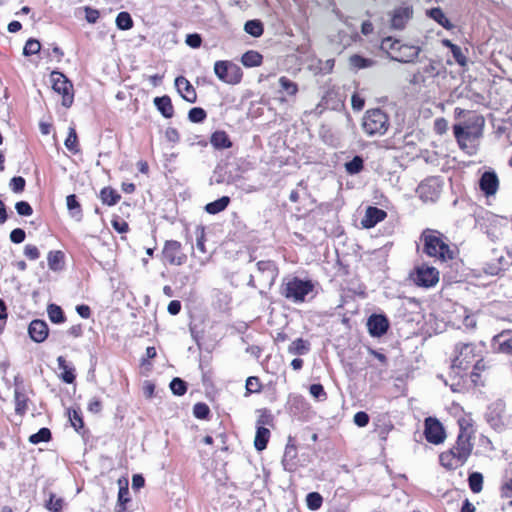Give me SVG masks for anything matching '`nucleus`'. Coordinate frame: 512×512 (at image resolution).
<instances>
[{"mask_svg": "<svg viewBox=\"0 0 512 512\" xmlns=\"http://www.w3.org/2000/svg\"><path fill=\"white\" fill-rule=\"evenodd\" d=\"M484 119L474 116L467 122L453 126L455 138L459 147L468 155H474L478 149V141L483 135Z\"/></svg>", "mask_w": 512, "mask_h": 512, "instance_id": "1", "label": "nucleus"}, {"mask_svg": "<svg viewBox=\"0 0 512 512\" xmlns=\"http://www.w3.org/2000/svg\"><path fill=\"white\" fill-rule=\"evenodd\" d=\"M423 242V251L430 257L442 262L453 258V251L448 245V239L442 233L433 229H425L420 237Z\"/></svg>", "mask_w": 512, "mask_h": 512, "instance_id": "2", "label": "nucleus"}, {"mask_svg": "<svg viewBox=\"0 0 512 512\" xmlns=\"http://www.w3.org/2000/svg\"><path fill=\"white\" fill-rule=\"evenodd\" d=\"M389 125L388 115L380 108L367 110L362 119L363 131L370 137L384 135Z\"/></svg>", "mask_w": 512, "mask_h": 512, "instance_id": "3", "label": "nucleus"}, {"mask_svg": "<svg viewBox=\"0 0 512 512\" xmlns=\"http://www.w3.org/2000/svg\"><path fill=\"white\" fill-rule=\"evenodd\" d=\"M485 418L495 431L502 432L512 428V414L507 411L504 401L500 399L489 405Z\"/></svg>", "mask_w": 512, "mask_h": 512, "instance_id": "4", "label": "nucleus"}, {"mask_svg": "<svg viewBox=\"0 0 512 512\" xmlns=\"http://www.w3.org/2000/svg\"><path fill=\"white\" fill-rule=\"evenodd\" d=\"M313 284L311 281L301 280L297 277L289 279L282 285L281 294L293 302H303L305 297L313 291Z\"/></svg>", "mask_w": 512, "mask_h": 512, "instance_id": "5", "label": "nucleus"}, {"mask_svg": "<svg viewBox=\"0 0 512 512\" xmlns=\"http://www.w3.org/2000/svg\"><path fill=\"white\" fill-rule=\"evenodd\" d=\"M214 73L220 81L228 85L239 84L243 77L240 66L228 60L216 61L214 63Z\"/></svg>", "mask_w": 512, "mask_h": 512, "instance_id": "6", "label": "nucleus"}, {"mask_svg": "<svg viewBox=\"0 0 512 512\" xmlns=\"http://www.w3.org/2000/svg\"><path fill=\"white\" fill-rule=\"evenodd\" d=\"M476 346L472 343H459L455 346V357L452 360L451 369L456 374L465 371L476 357Z\"/></svg>", "mask_w": 512, "mask_h": 512, "instance_id": "7", "label": "nucleus"}, {"mask_svg": "<svg viewBox=\"0 0 512 512\" xmlns=\"http://www.w3.org/2000/svg\"><path fill=\"white\" fill-rule=\"evenodd\" d=\"M53 90L62 95V105L70 107L73 103V85L69 79L61 72L53 71L50 75Z\"/></svg>", "mask_w": 512, "mask_h": 512, "instance_id": "8", "label": "nucleus"}, {"mask_svg": "<svg viewBox=\"0 0 512 512\" xmlns=\"http://www.w3.org/2000/svg\"><path fill=\"white\" fill-rule=\"evenodd\" d=\"M162 259L170 265L181 266L187 256L182 251V245L176 240H167L162 250Z\"/></svg>", "mask_w": 512, "mask_h": 512, "instance_id": "9", "label": "nucleus"}, {"mask_svg": "<svg viewBox=\"0 0 512 512\" xmlns=\"http://www.w3.org/2000/svg\"><path fill=\"white\" fill-rule=\"evenodd\" d=\"M412 279L417 286L430 288L438 283L439 272L434 267L421 265L415 269Z\"/></svg>", "mask_w": 512, "mask_h": 512, "instance_id": "10", "label": "nucleus"}, {"mask_svg": "<svg viewBox=\"0 0 512 512\" xmlns=\"http://www.w3.org/2000/svg\"><path fill=\"white\" fill-rule=\"evenodd\" d=\"M257 280L263 287L270 288L278 275V269L271 260L259 261L256 264Z\"/></svg>", "mask_w": 512, "mask_h": 512, "instance_id": "11", "label": "nucleus"}, {"mask_svg": "<svg viewBox=\"0 0 512 512\" xmlns=\"http://www.w3.org/2000/svg\"><path fill=\"white\" fill-rule=\"evenodd\" d=\"M413 8L402 5L393 9L390 13V27L394 30L405 29L407 23L413 18Z\"/></svg>", "mask_w": 512, "mask_h": 512, "instance_id": "12", "label": "nucleus"}, {"mask_svg": "<svg viewBox=\"0 0 512 512\" xmlns=\"http://www.w3.org/2000/svg\"><path fill=\"white\" fill-rule=\"evenodd\" d=\"M473 449L470 433L461 428L455 445L450 449L463 463L467 461Z\"/></svg>", "mask_w": 512, "mask_h": 512, "instance_id": "13", "label": "nucleus"}, {"mask_svg": "<svg viewBox=\"0 0 512 512\" xmlns=\"http://www.w3.org/2000/svg\"><path fill=\"white\" fill-rule=\"evenodd\" d=\"M441 185L436 178L426 179L417 188L419 197L424 202H434L440 195Z\"/></svg>", "mask_w": 512, "mask_h": 512, "instance_id": "14", "label": "nucleus"}, {"mask_svg": "<svg viewBox=\"0 0 512 512\" xmlns=\"http://www.w3.org/2000/svg\"><path fill=\"white\" fill-rule=\"evenodd\" d=\"M426 440L429 443L440 444L445 439V432L441 423L434 418H427L425 420V431Z\"/></svg>", "mask_w": 512, "mask_h": 512, "instance_id": "15", "label": "nucleus"}, {"mask_svg": "<svg viewBox=\"0 0 512 512\" xmlns=\"http://www.w3.org/2000/svg\"><path fill=\"white\" fill-rule=\"evenodd\" d=\"M421 52L418 46L400 44L394 54H390V59L401 63H412L417 59Z\"/></svg>", "mask_w": 512, "mask_h": 512, "instance_id": "16", "label": "nucleus"}, {"mask_svg": "<svg viewBox=\"0 0 512 512\" xmlns=\"http://www.w3.org/2000/svg\"><path fill=\"white\" fill-rule=\"evenodd\" d=\"M367 328L371 336L381 337L387 332L389 321L385 315L372 314L368 318Z\"/></svg>", "mask_w": 512, "mask_h": 512, "instance_id": "17", "label": "nucleus"}, {"mask_svg": "<svg viewBox=\"0 0 512 512\" xmlns=\"http://www.w3.org/2000/svg\"><path fill=\"white\" fill-rule=\"evenodd\" d=\"M439 65V62L430 59L426 65L413 75L411 82L413 84H425L427 79L438 76Z\"/></svg>", "mask_w": 512, "mask_h": 512, "instance_id": "18", "label": "nucleus"}, {"mask_svg": "<svg viewBox=\"0 0 512 512\" xmlns=\"http://www.w3.org/2000/svg\"><path fill=\"white\" fill-rule=\"evenodd\" d=\"M479 187L486 196L494 195L499 187V179L494 171H485L479 180Z\"/></svg>", "mask_w": 512, "mask_h": 512, "instance_id": "19", "label": "nucleus"}, {"mask_svg": "<svg viewBox=\"0 0 512 512\" xmlns=\"http://www.w3.org/2000/svg\"><path fill=\"white\" fill-rule=\"evenodd\" d=\"M492 347L495 351L512 356V334L502 331L492 338Z\"/></svg>", "mask_w": 512, "mask_h": 512, "instance_id": "20", "label": "nucleus"}, {"mask_svg": "<svg viewBox=\"0 0 512 512\" xmlns=\"http://www.w3.org/2000/svg\"><path fill=\"white\" fill-rule=\"evenodd\" d=\"M386 217V211L377 207L369 206L366 209L365 215L361 220V225L364 228L369 229L377 225L379 222L383 221Z\"/></svg>", "mask_w": 512, "mask_h": 512, "instance_id": "21", "label": "nucleus"}, {"mask_svg": "<svg viewBox=\"0 0 512 512\" xmlns=\"http://www.w3.org/2000/svg\"><path fill=\"white\" fill-rule=\"evenodd\" d=\"M14 402H15V413L22 416L28 410V397L24 392L22 382L15 378V389H14Z\"/></svg>", "mask_w": 512, "mask_h": 512, "instance_id": "22", "label": "nucleus"}, {"mask_svg": "<svg viewBox=\"0 0 512 512\" xmlns=\"http://www.w3.org/2000/svg\"><path fill=\"white\" fill-rule=\"evenodd\" d=\"M175 86L182 96L189 103H194L197 99L195 88L191 83L183 76H178L175 79Z\"/></svg>", "mask_w": 512, "mask_h": 512, "instance_id": "23", "label": "nucleus"}, {"mask_svg": "<svg viewBox=\"0 0 512 512\" xmlns=\"http://www.w3.org/2000/svg\"><path fill=\"white\" fill-rule=\"evenodd\" d=\"M48 332V325L43 320H33L28 327L31 339L37 343L43 342L47 338Z\"/></svg>", "mask_w": 512, "mask_h": 512, "instance_id": "24", "label": "nucleus"}, {"mask_svg": "<svg viewBox=\"0 0 512 512\" xmlns=\"http://www.w3.org/2000/svg\"><path fill=\"white\" fill-rule=\"evenodd\" d=\"M426 15L437 22L440 26H442L446 30L454 29V25L451 21L446 17L445 13L440 7H434L426 10Z\"/></svg>", "mask_w": 512, "mask_h": 512, "instance_id": "25", "label": "nucleus"}, {"mask_svg": "<svg viewBox=\"0 0 512 512\" xmlns=\"http://www.w3.org/2000/svg\"><path fill=\"white\" fill-rule=\"evenodd\" d=\"M154 104L165 118H171L174 114L173 105L169 96L156 97Z\"/></svg>", "mask_w": 512, "mask_h": 512, "instance_id": "26", "label": "nucleus"}, {"mask_svg": "<svg viewBox=\"0 0 512 512\" xmlns=\"http://www.w3.org/2000/svg\"><path fill=\"white\" fill-rule=\"evenodd\" d=\"M212 146L216 149H228L232 142L225 131H215L210 138Z\"/></svg>", "mask_w": 512, "mask_h": 512, "instance_id": "27", "label": "nucleus"}, {"mask_svg": "<svg viewBox=\"0 0 512 512\" xmlns=\"http://www.w3.org/2000/svg\"><path fill=\"white\" fill-rule=\"evenodd\" d=\"M439 460L441 465L447 469H456L464 464L461 460L458 459V456H456L455 453L450 450L441 453Z\"/></svg>", "mask_w": 512, "mask_h": 512, "instance_id": "28", "label": "nucleus"}, {"mask_svg": "<svg viewBox=\"0 0 512 512\" xmlns=\"http://www.w3.org/2000/svg\"><path fill=\"white\" fill-rule=\"evenodd\" d=\"M64 253L60 250L50 251L47 255L48 267L52 271H60L64 267Z\"/></svg>", "mask_w": 512, "mask_h": 512, "instance_id": "29", "label": "nucleus"}, {"mask_svg": "<svg viewBox=\"0 0 512 512\" xmlns=\"http://www.w3.org/2000/svg\"><path fill=\"white\" fill-rule=\"evenodd\" d=\"M57 363L58 368L62 371L61 379L67 384L73 383L76 377L74 373V368L66 363V360L63 356H59L57 358Z\"/></svg>", "mask_w": 512, "mask_h": 512, "instance_id": "30", "label": "nucleus"}, {"mask_svg": "<svg viewBox=\"0 0 512 512\" xmlns=\"http://www.w3.org/2000/svg\"><path fill=\"white\" fill-rule=\"evenodd\" d=\"M270 437L269 429L260 426L256 430V435L254 439V446L258 451H262L266 448L268 440Z\"/></svg>", "mask_w": 512, "mask_h": 512, "instance_id": "31", "label": "nucleus"}, {"mask_svg": "<svg viewBox=\"0 0 512 512\" xmlns=\"http://www.w3.org/2000/svg\"><path fill=\"white\" fill-rule=\"evenodd\" d=\"M262 55L254 50L245 52L241 57V62L245 67H257L262 63Z\"/></svg>", "mask_w": 512, "mask_h": 512, "instance_id": "32", "label": "nucleus"}, {"mask_svg": "<svg viewBox=\"0 0 512 512\" xmlns=\"http://www.w3.org/2000/svg\"><path fill=\"white\" fill-rule=\"evenodd\" d=\"M309 350V342L302 338H297L288 347V352L292 355H305Z\"/></svg>", "mask_w": 512, "mask_h": 512, "instance_id": "33", "label": "nucleus"}, {"mask_svg": "<svg viewBox=\"0 0 512 512\" xmlns=\"http://www.w3.org/2000/svg\"><path fill=\"white\" fill-rule=\"evenodd\" d=\"M120 198V194L110 187H104L100 191V199L102 203L108 206L115 205L120 200Z\"/></svg>", "mask_w": 512, "mask_h": 512, "instance_id": "34", "label": "nucleus"}, {"mask_svg": "<svg viewBox=\"0 0 512 512\" xmlns=\"http://www.w3.org/2000/svg\"><path fill=\"white\" fill-rule=\"evenodd\" d=\"M229 203L230 198L228 196H223L213 202L208 203L205 206V211L209 214H217L225 210Z\"/></svg>", "mask_w": 512, "mask_h": 512, "instance_id": "35", "label": "nucleus"}, {"mask_svg": "<svg viewBox=\"0 0 512 512\" xmlns=\"http://www.w3.org/2000/svg\"><path fill=\"white\" fill-rule=\"evenodd\" d=\"M349 64L355 70L365 69L372 67L375 61L370 58H364L358 54L351 55L349 57Z\"/></svg>", "mask_w": 512, "mask_h": 512, "instance_id": "36", "label": "nucleus"}, {"mask_svg": "<svg viewBox=\"0 0 512 512\" xmlns=\"http://www.w3.org/2000/svg\"><path fill=\"white\" fill-rule=\"evenodd\" d=\"M66 205H67V208H68L71 216H73L79 220L82 216V210H81V205L78 202L76 195H74V194L68 195L66 197Z\"/></svg>", "mask_w": 512, "mask_h": 512, "instance_id": "37", "label": "nucleus"}, {"mask_svg": "<svg viewBox=\"0 0 512 512\" xmlns=\"http://www.w3.org/2000/svg\"><path fill=\"white\" fill-rule=\"evenodd\" d=\"M64 145L73 154L79 152L78 137L74 127H69L68 136L65 139Z\"/></svg>", "mask_w": 512, "mask_h": 512, "instance_id": "38", "label": "nucleus"}, {"mask_svg": "<svg viewBox=\"0 0 512 512\" xmlns=\"http://www.w3.org/2000/svg\"><path fill=\"white\" fill-rule=\"evenodd\" d=\"M49 319L56 324L63 323L65 316L60 306L56 304H50L47 308Z\"/></svg>", "mask_w": 512, "mask_h": 512, "instance_id": "39", "label": "nucleus"}, {"mask_svg": "<svg viewBox=\"0 0 512 512\" xmlns=\"http://www.w3.org/2000/svg\"><path fill=\"white\" fill-rule=\"evenodd\" d=\"M246 33L253 37H260L263 34V25L259 20H249L244 25Z\"/></svg>", "mask_w": 512, "mask_h": 512, "instance_id": "40", "label": "nucleus"}, {"mask_svg": "<svg viewBox=\"0 0 512 512\" xmlns=\"http://www.w3.org/2000/svg\"><path fill=\"white\" fill-rule=\"evenodd\" d=\"M116 26L120 30H129L133 27L132 17L128 12H120L116 17Z\"/></svg>", "mask_w": 512, "mask_h": 512, "instance_id": "41", "label": "nucleus"}, {"mask_svg": "<svg viewBox=\"0 0 512 512\" xmlns=\"http://www.w3.org/2000/svg\"><path fill=\"white\" fill-rule=\"evenodd\" d=\"M468 482L471 491L479 493L482 490L483 476L479 472H473L469 475Z\"/></svg>", "mask_w": 512, "mask_h": 512, "instance_id": "42", "label": "nucleus"}, {"mask_svg": "<svg viewBox=\"0 0 512 512\" xmlns=\"http://www.w3.org/2000/svg\"><path fill=\"white\" fill-rule=\"evenodd\" d=\"M323 503V498L318 492H310L306 496V504L310 510H318Z\"/></svg>", "mask_w": 512, "mask_h": 512, "instance_id": "43", "label": "nucleus"}, {"mask_svg": "<svg viewBox=\"0 0 512 512\" xmlns=\"http://www.w3.org/2000/svg\"><path fill=\"white\" fill-rule=\"evenodd\" d=\"M170 389L174 395L182 396L187 391V384L182 379L176 377L170 382Z\"/></svg>", "mask_w": 512, "mask_h": 512, "instance_id": "44", "label": "nucleus"}, {"mask_svg": "<svg viewBox=\"0 0 512 512\" xmlns=\"http://www.w3.org/2000/svg\"><path fill=\"white\" fill-rule=\"evenodd\" d=\"M51 439V432L48 428H41L37 433L32 434L29 437V441L32 444H38L40 442H48Z\"/></svg>", "mask_w": 512, "mask_h": 512, "instance_id": "45", "label": "nucleus"}, {"mask_svg": "<svg viewBox=\"0 0 512 512\" xmlns=\"http://www.w3.org/2000/svg\"><path fill=\"white\" fill-rule=\"evenodd\" d=\"M279 85L288 95L293 96L298 92L297 84L285 76L279 78Z\"/></svg>", "mask_w": 512, "mask_h": 512, "instance_id": "46", "label": "nucleus"}, {"mask_svg": "<svg viewBox=\"0 0 512 512\" xmlns=\"http://www.w3.org/2000/svg\"><path fill=\"white\" fill-rule=\"evenodd\" d=\"M400 44L399 40L393 39L392 37H386L381 42V49L386 51L390 56V54H394L397 51V47Z\"/></svg>", "mask_w": 512, "mask_h": 512, "instance_id": "47", "label": "nucleus"}, {"mask_svg": "<svg viewBox=\"0 0 512 512\" xmlns=\"http://www.w3.org/2000/svg\"><path fill=\"white\" fill-rule=\"evenodd\" d=\"M206 111L201 107H194L188 113V119L193 123H201L206 119Z\"/></svg>", "mask_w": 512, "mask_h": 512, "instance_id": "48", "label": "nucleus"}, {"mask_svg": "<svg viewBox=\"0 0 512 512\" xmlns=\"http://www.w3.org/2000/svg\"><path fill=\"white\" fill-rule=\"evenodd\" d=\"M40 49H41L40 42L36 39L30 38L29 40H27V42L24 46L23 54L25 56H31V55L37 54L40 51Z\"/></svg>", "mask_w": 512, "mask_h": 512, "instance_id": "49", "label": "nucleus"}, {"mask_svg": "<svg viewBox=\"0 0 512 512\" xmlns=\"http://www.w3.org/2000/svg\"><path fill=\"white\" fill-rule=\"evenodd\" d=\"M346 170L350 174L359 173L363 169V160L359 156H355L351 161L347 162Z\"/></svg>", "mask_w": 512, "mask_h": 512, "instance_id": "50", "label": "nucleus"}, {"mask_svg": "<svg viewBox=\"0 0 512 512\" xmlns=\"http://www.w3.org/2000/svg\"><path fill=\"white\" fill-rule=\"evenodd\" d=\"M46 507L51 512H60L63 507V499L57 498L55 494L51 493L49 500L46 503Z\"/></svg>", "mask_w": 512, "mask_h": 512, "instance_id": "51", "label": "nucleus"}, {"mask_svg": "<svg viewBox=\"0 0 512 512\" xmlns=\"http://www.w3.org/2000/svg\"><path fill=\"white\" fill-rule=\"evenodd\" d=\"M210 413V409L207 404L199 402L193 407V415L197 419H206Z\"/></svg>", "mask_w": 512, "mask_h": 512, "instance_id": "52", "label": "nucleus"}, {"mask_svg": "<svg viewBox=\"0 0 512 512\" xmlns=\"http://www.w3.org/2000/svg\"><path fill=\"white\" fill-rule=\"evenodd\" d=\"M504 257L500 256L497 258V263L487 264L484 268L485 273L490 275H497L500 271L504 269L503 261Z\"/></svg>", "mask_w": 512, "mask_h": 512, "instance_id": "53", "label": "nucleus"}, {"mask_svg": "<svg viewBox=\"0 0 512 512\" xmlns=\"http://www.w3.org/2000/svg\"><path fill=\"white\" fill-rule=\"evenodd\" d=\"M128 498V489L127 488H120L118 492V502L116 506L115 512H123L125 508V504L129 502Z\"/></svg>", "mask_w": 512, "mask_h": 512, "instance_id": "54", "label": "nucleus"}, {"mask_svg": "<svg viewBox=\"0 0 512 512\" xmlns=\"http://www.w3.org/2000/svg\"><path fill=\"white\" fill-rule=\"evenodd\" d=\"M26 181L21 176L13 177L10 180L9 187L14 193H21L25 188Z\"/></svg>", "mask_w": 512, "mask_h": 512, "instance_id": "55", "label": "nucleus"}, {"mask_svg": "<svg viewBox=\"0 0 512 512\" xmlns=\"http://www.w3.org/2000/svg\"><path fill=\"white\" fill-rule=\"evenodd\" d=\"M310 394L319 401H324L327 394L321 384H312L309 388Z\"/></svg>", "mask_w": 512, "mask_h": 512, "instance_id": "56", "label": "nucleus"}, {"mask_svg": "<svg viewBox=\"0 0 512 512\" xmlns=\"http://www.w3.org/2000/svg\"><path fill=\"white\" fill-rule=\"evenodd\" d=\"M450 51L457 64H459L462 67L467 65V58L459 46L455 45Z\"/></svg>", "mask_w": 512, "mask_h": 512, "instance_id": "57", "label": "nucleus"}, {"mask_svg": "<svg viewBox=\"0 0 512 512\" xmlns=\"http://www.w3.org/2000/svg\"><path fill=\"white\" fill-rule=\"evenodd\" d=\"M17 213L21 216H30L33 213L31 205L26 201H19L15 204Z\"/></svg>", "mask_w": 512, "mask_h": 512, "instance_id": "58", "label": "nucleus"}, {"mask_svg": "<svg viewBox=\"0 0 512 512\" xmlns=\"http://www.w3.org/2000/svg\"><path fill=\"white\" fill-rule=\"evenodd\" d=\"M261 384L257 377L250 376L246 380V390L249 393H257L260 392Z\"/></svg>", "mask_w": 512, "mask_h": 512, "instance_id": "59", "label": "nucleus"}, {"mask_svg": "<svg viewBox=\"0 0 512 512\" xmlns=\"http://www.w3.org/2000/svg\"><path fill=\"white\" fill-rule=\"evenodd\" d=\"M196 247L202 253H206L205 232L203 227H198L196 231Z\"/></svg>", "mask_w": 512, "mask_h": 512, "instance_id": "60", "label": "nucleus"}, {"mask_svg": "<svg viewBox=\"0 0 512 512\" xmlns=\"http://www.w3.org/2000/svg\"><path fill=\"white\" fill-rule=\"evenodd\" d=\"M185 43L191 48H199L202 44V38L198 33L188 34Z\"/></svg>", "mask_w": 512, "mask_h": 512, "instance_id": "61", "label": "nucleus"}, {"mask_svg": "<svg viewBox=\"0 0 512 512\" xmlns=\"http://www.w3.org/2000/svg\"><path fill=\"white\" fill-rule=\"evenodd\" d=\"M24 255L29 260H37L40 257V252H39V249L35 245L27 244L24 247Z\"/></svg>", "mask_w": 512, "mask_h": 512, "instance_id": "62", "label": "nucleus"}, {"mask_svg": "<svg viewBox=\"0 0 512 512\" xmlns=\"http://www.w3.org/2000/svg\"><path fill=\"white\" fill-rule=\"evenodd\" d=\"M69 419L72 424V426L78 431L81 429L84 425L82 417L79 412L76 410H73L72 412H69Z\"/></svg>", "mask_w": 512, "mask_h": 512, "instance_id": "63", "label": "nucleus"}, {"mask_svg": "<svg viewBox=\"0 0 512 512\" xmlns=\"http://www.w3.org/2000/svg\"><path fill=\"white\" fill-rule=\"evenodd\" d=\"M25 237V231L21 228H15L10 233V240L15 244L22 243L25 240Z\"/></svg>", "mask_w": 512, "mask_h": 512, "instance_id": "64", "label": "nucleus"}]
</instances>
